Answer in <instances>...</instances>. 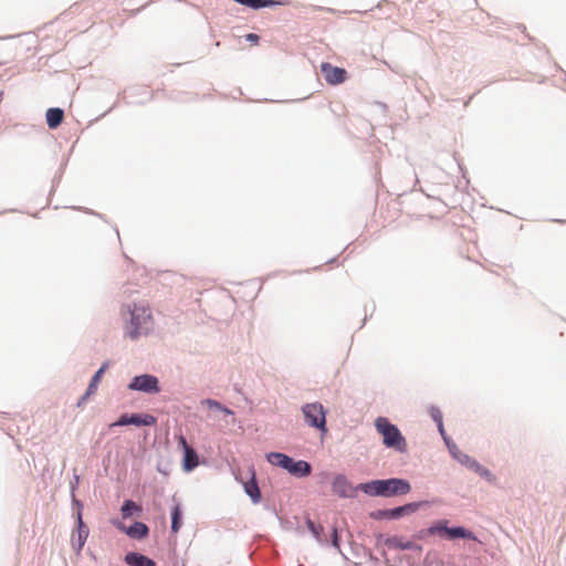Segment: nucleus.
Returning a JSON list of instances; mask_svg holds the SVG:
<instances>
[{
  "mask_svg": "<svg viewBox=\"0 0 566 566\" xmlns=\"http://www.w3.org/2000/svg\"><path fill=\"white\" fill-rule=\"evenodd\" d=\"M125 311L129 315L124 323V335L127 338L137 340L153 331L155 321L149 305L132 303L125 306Z\"/></svg>",
  "mask_w": 566,
  "mask_h": 566,
  "instance_id": "f257e3e1",
  "label": "nucleus"
},
{
  "mask_svg": "<svg viewBox=\"0 0 566 566\" xmlns=\"http://www.w3.org/2000/svg\"><path fill=\"white\" fill-rule=\"evenodd\" d=\"M360 491L370 496L391 497L410 492V483L403 479L373 480L358 485Z\"/></svg>",
  "mask_w": 566,
  "mask_h": 566,
  "instance_id": "f03ea898",
  "label": "nucleus"
},
{
  "mask_svg": "<svg viewBox=\"0 0 566 566\" xmlns=\"http://www.w3.org/2000/svg\"><path fill=\"white\" fill-rule=\"evenodd\" d=\"M377 431L382 436V442L386 447L403 452L407 449V442L399 429L391 424L387 418L379 417L375 421Z\"/></svg>",
  "mask_w": 566,
  "mask_h": 566,
  "instance_id": "7ed1b4c3",
  "label": "nucleus"
},
{
  "mask_svg": "<svg viewBox=\"0 0 566 566\" xmlns=\"http://www.w3.org/2000/svg\"><path fill=\"white\" fill-rule=\"evenodd\" d=\"M447 523H448L447 521H439L438 523L430 526L429 528L421 531L417 535V537L423 538L427 535H440V536L447 537L449 539H454V538H468V539H473V541L476 539L475 535L471 531H469L464 527H461V526L448 527Z\"/></svg>",
  "mask_w": 566,
  "mask_h": 566,
  "instance_id": "20e7f679",
  "label": "nucleus"
},
{
  "mask_svg": "<svg viewBox=\"0 0 566 566\" xmlns=\"http://www.w3.org/2000/svg\"><path fill=\"white\" fill-rule=\"evenodd\" d=\"M305 421L308 426L319 429L322 432H326V418L325 409L319 402L306 403L302 408Z\"/></svg>",
  "mask_w": 566,
  "mask_h": 566,
  "instance_id": "39448f33",
  "label": "nucleus"
},
{
  "mask_svg": "<svg viewBox=\"0 0 566 566\" xmlns=\"http://www.w3.org/2000/svg\"><path fill=\"white\" fill-rule=\"evenodd\" d=\"M422 502H413L408 503L402 506H398L395 509L389 510H378L373 513H370V516L375 520H382V518H390V520H397L400 518L403 515H409L415 512H417L421 506Z\"/></svg>",
  "mask_w": 566,
  "mask_h": 566,
  "instance_id": "423d86ee",
  "label": "nucleus"
},
{
  "mask_svg": "<svg viewBox=\"0 0 566 566\" xmlns=\"http://www.w3.org/2000/svg\"><path fill=\"white\" fill-rule=\"evenodd\" d=\"M128 388L147 394H158L160 391L158 378L148 374L134 377Z\"/></svg>",
  "mask_w": 566,
  "mask_h": 566,
  "instance_id": "0eeeda50",
  "label": "nucleus"
},
{
  "mask_svg": "<svg viewBox=\"0 0 566 566\" xmlns=\"http://www.w3.org/2000/svg\"><path fill=\"white\" fill-rule=\"evenodd\" d=\"M358 490V485L354 486L344 474L333 479L332 491L340 497H355Z\"/></svg>",
  "mask_w": 566,
  "mask_h": 566,
  "instance_id": "6e6552de",
  "label": "nucleus"
},
{
  "mask_svg": "<svg viewBox=\"0 0 566 566\" xmlns=\"http://www.w3.org/2000/svg\"><path fill=\"white\" fill-rule=\"evenodd\" d=\"M321 72L329 85L342 84L347 77V72L345 69L334 66L328 62L321 64Z\"/></svg>",
  "mask_w": 566,
  "mask_h": 566,
  "instance_id": "1a4fd4ad",
  "label": "nucleus"
},
{
  "mask_svg": "<svg viewBox=\"0 0 566 566\" xmlns=\"http://www.w3.org/2000/svg\"><path fill=\"white\" fill-rule=\"evenodd\" d=\"M156 418L151 415H139V413H133V415H123L117 422L113 423L111 427L114 426H127V424H134L137 427L140 426H154L156 423Z\"/></svg>",
  "mask_w": 566,
  "mask_h": 566,
  "instance_id": "9d476101",
  "label": "nucleus"
},
{
  "mask_svg": "<svg viewBox=\"0 0 566 566\" xmlns=\"http://www.w3.org/2000/svg\"><path fill=\"white\" fill-rule=\"evenodd\" d=\"M385 545L388 548L408 551V549H420V547L412 541H405L400 536H390L385 539Z\"/></svg>",
  "mask_w": 566,
  "mask_h": 566,
  "instance_id": "9b49d317",
  "label": "nucleus"
},
{
  "mask_svg": "<svg viewBox=\"0 0 566 566\" xmlns=\"http://www.w3.org/2000/svg\"><path fill=\"white\" fill-rule=\"evenodd\" d=\"M268 461L276 467L285 469L287 472L291 469V465L293 464L294 460L290 458L289 455L280 452H271L266 455Z\"/></svg>",
  "mask_w": 566,
  "mask_h": 566,
  "instance_id": "f8f14e48",
  "label": "nucleus"
},
{
  "mask_svg": "<svg viewBox=\"0 0 566 566\" xmlns=\"http://www.w3.org/2000/svg\"><path fill=\"white\" fill-rule=\"evenodd\" d=\"M181 442L185 447L184 468L186 471H191L199 463L198 455L192 448L187 446V442L184 438H181Z\"/></svg>",
  "mask_w": 566,
  "mask_h": 566,
  "instance_id": "ddd939ff",
  "label": "nucleus"
},
{
  "mask_svg": "<svg viewBox=\"0 0 566 566\" xmlns=\"http://www.w3.org/2000/svg\"><path fill=\"white\" fill-rule=\"evenodd\" d=\"M243 488L253 503H259L261 501V492L256 483L254 472H252L250 480L243 483Z\"/></svg>",
  "mask_w": 566,
  "mask_h": 566,
  "instance_id": "4468645a",
  "label": "nucleus"
},
{
  "mask_svg": "<svg viewBox=\"0 0 566 566\" xmlns=\"http://www.w3.org/2000/svg\"><path fill=\"white\" fill-rule=\"evenodd\" d=\"M125 562L129 566H155V563L150 558L137 553L126 554Z\"/></svg>",
  "mask_w": 566,
  "mask_h": 566,
  "instance_id": "2eb2a0df",
  "label": "nucleus"
},
{
  "mask_svg": "<svg viewBox=\"0 0 566 566\" xmlns=\"http://www.w3.org/2000/svg\"><path fill=\"white\" fill-rule=\"evenodd\" d=\"M64 112L61 108H49L46 111V123L50 128H56L61 125Z\"/></svg>",
  "mask_w": 566,
  "mask_h": 566,
  "instance_id": "dca6fc26",
  "label": "nucleus"
},
{
  "mask_svg": "<svg viewBox=\"0 0 566 566\" xmlns=\"http://www.w3.org/2000/svg\"><path fill=\"white\" fill-rule=\"evenodd\" d=\"M106 369H107V363L103 364L101 366V368L95 373V375L93 376V378L88 385L86 394L82 397L80 403L82 401H84L88 396H91L92 394H94L96 391L98 382L101 381V378Z\"/></svg>",
  "mask_w": 566,
  "mask_h": 566,
  "instance_id": "f3484780",
  "label": "nucleus"
},
{
  "mask_svg": "<svg viewBox=\"0 0 566 566\" xmlns=\"http://www.w3.org/2000/svg\"><path fill=\"white\" fill-rule=\"evenodd\" d=\"M311 471H312V468H311L310 463L306 461L300 460V461L293 462L289 473H291L292 475L302 478V476L310 475Z\"/></svg>",
  "mask_w": 566,
  "mask_h": 566,
  "instance_id": "a211bd4d",
  "label": "nucleus"
},
{
  "mask_svg": "<svg viewBox=\"0 0 566 566\" xmlns=\"http://www.w3.org/2000/svg\"><path fill=\"white\" fill-rule=\"evenodd\" d=\"M126 534L133 538H143L148 534V527L142 522H135L126 531Z\"/></svg>",
  "mask_w": 566,
  "mask_h": 566,
  "instance_id": "6ab92c4d",
  "label": "nucleus"
},
{
  "mask_svg": "<svg viewBox=\"0 0 566 566\" xmlns=\"http://www.w3.org/2000/svg\"><path fill=\"white\" fill-rule=\"evenodd\" d=\"M181 509L179 504H176L171 510V531L178 533L181 527Z\"/></svg>",
  "mask_w": 566,
  "mask_h": 566,
  "instance_id": "aec40b11",
  "label": "nucleus"
},
{
  "mask_svg": "<svg viewBox=\"0 0 566 566\" xmlns=\"http://www.w3.org/2000/svg\"><path fill=\"white\" fill-rule=\"evenodd\" d=\"M142 507L132 500H126L122 506V515L124 518L130 517L134 513H139Z\"/></svg>",
  "mask_w": 566,
  "mask_h": 566,
  "instance_id": "412c9836",
  "label": "nucleus"
},
{
  "mask_svg": "<svg viewBox=\"0 0 566 566\" xmlns=\"http://www.w3.org/2000/svg\"><path fill=\"white\" fill-rule=\"evenodd\" d=\"M430 416L437 422L440 432L443 433L444 429H443V422H442V413H441L440 409L437 408V407H431L430 408Z\"/></svg>",
  "mask_w": 566,
  "mask_h": 566,
  "instance_id": "4be33fe9",
  "label": "nucleus"
},
{
  "mask_svg": "<svg viewBox=\"0 0 566 566\" xmlns=\"http://www.w3.org/2000/svg\"><path fill=\"white\" fill-rule=\"evenodd\" d=\"M77 532H78V539H77L76 551L80 552L86 542V538L88 536V530H87V527H78Z\"/></svg>",
  "mask_w": 566,
  "mask_h": 566,
  "instance_id": "5701e85b",
  "label": "nucleus"
},
{
  "mask_svg": "<svg viewBox=\"0 0 566 566\" xmlns=\"http://www.w3.org/2000/svg\"><path fill=\"white\" fill-rule=\"evenodd\" d=\"M306 525H307L308 530L312 532V534L316 538H319V535H321V532L323 531V527L321 525H315V523L313 521H311V520L306 521Z\"/></svg>",
  "mask_w": 566,
  "mask_h": 566,
  "instance_id": "b1692460",
  "label": "nucleus"
},
{
  "mask_svg": "<svg viewBox=\"0 0 566 566\" xmlns=\"http://www.w3.org/2000/svg\"><path fill=\"white\" fill-rule=\"evenodd\" d=\"M479 475L482 476L483 479H485L490 483L496 482V476L485 467L481 470Z\"/></svg>",
  "mask_w": 566,
  "mask_h": 566,
  "instance_id": "393cba45",
  "label": "nucleus"
},
{
  "mask_svg": "<svg viewBox=\"0 0 566 566\" xmlns=\"http://www.w3.org/2000/svg\"><path fill=\"white\" fill-rule=\"evenodd\" d=\"M205 405H207L209 408H214V409H218L220 410L222 405L220 402H218L217 400H212V399H207L203 401Z\"/></svg>",
  "mask_w": 566,
  "mask_h": 566,
  "instance_id": "a878e982",
  "label": "nucleus"
},
{
  "mask_svg": "<svg viewBox=\"0 0 566 566\" xmlns=\"http://www.w3.org/2000/svg\"><path fill=\"white\" fill-rule=\"evenodd\" d=\"M459 461H460L462 464L467 465L468 468H470V467H471V463H472V462H475V460H474V459H472L471 457H469V455H467V454H463V455L459 459Z\"/></svg>",
  "mask_w": 566,
  "mask_h": 566,
  "instance_id": "bb28decb",
  "label": "nucleus"
},
{
  "mask_svg": "<svg viewBox=\"0 0 566 566\" xmlns=\"http://www.w3.org/2000/svg\"><path fill=\"white\" fill-rule=\"evenodd\" d=\"M484 467L481 465L478 461L475 462H472L471 463V467L470 469H472L474 472H476L478 474L481 472V470L483 469Z\"/></svg>",
  "mask_w": 566,
  "mask_h": 566,
  "instance_id": "cd10ccee",
  "label": "nucleus"
},
{
  "mask_svg": "<svg viewBox=\"0 0 566 566\" xmlns=\"http://www.w3.org/2000/svg\"><path fill=\"white\" fill-rule=\"evenodd\" d=\"M247 40L252 42V43H258L259 41V35L258 34H254V33H249L247 35Z\"/></svg>",
  "mask_w": 566,
  "mask_h": 566,
  "instance_id": "c85d7f7f",
  "label": "nucleus"
},
{
  "mask_svg": "<svg viewBox=\"0 0 566 566\" xmlns=\"http://www.w3.org/2000/svg\"><path fill=\"white\" fill-rule=\"evenodd\" d=\"M114 525H115L118 530L123 531L124 533H126V531H127V528H128V527H126L122 522H114Z\"/></svg>",
  "mask_w": 566,
  "mask_h": 566,
  "instance_id": "c756f323",
  "label": "nucleus"
},
{
  "mask_svg": "<svg viewBox=\"0 0 566 566\" xmlns=\"http://www.w3.org/2000/svg\"><path fill=\"white\" fill-rule=\"evenodd\" d=\"M220 410H221L222 412L227 413V415H232V413H233V412H232V410H230L229 408L223 407V406L221 407V409H220Z\"/></svg>",
  "mask_w": 566,
  "mask_h": 566,
  "instance_id": "7c9ffc66",
  "label": "nucleus"
},
{
  "mask_svg": "<svg viewBox=\"0 0 566 566\" xmlns=\"http://www.w3.org/2000/svg\"><path fill=\"white\" fill-rule=\"evenodd\" d=\"M77 524H78V527H86V526L84 525V523H83V520H82L81 514H78Z\"/></svg>",
  "mask_w": 566,
  "mask_h": 566,
  "instance_id": "2f4dec72",
  "label": "nucleus"
},
{
  "mask_svg": "<svg viewBox=\"0 0 566 566\" xmlns=\"http://www.w3.org/2000/svg\"><path fill=\"white\" fill-rule=\"evenodd\" d=\"M337 541H338V538H337V532H336V530H334V539H333V544H334L335 546H338Z\"/></svg>",
  "mask_w": 566,
  "mask_h": 566,
  "instance_id": "473e14b6",
  "label": "nucleus"
}]
</instances>
